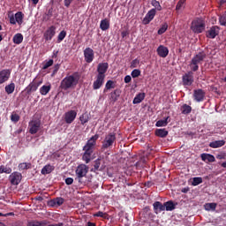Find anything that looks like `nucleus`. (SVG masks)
<instances>
[{"mask_svg": "<svg viewBox=\"0 0 226 226\" xmlns=\"http://www.w3.org/2000/svg\"><path fill=\"white\" fill-rule=\"evenodd\" d=\"M98 139H100V135L98 134L92 136L83 147L82 161L87 164L90 163L92 160H94L93 153H94V147H96V140Z\"/></svg>", "mask_w": 226, "mask_h": 226, "instance_id": "1", "label": "nucleus"}, {"mask_svg": "<svg viewBox=\"0 0 226 226\" xmlns=\"http://www.w3.org/2000/svg\"><path fill=\"white\" fill-rule=\"evenodd\" d=\"M79 72H74L72 75L66 76L60 83V88L63 91H68V89H75L79 80Z\"/></svg>", "mask_w": 226, "mask_h": 226, "instance_id": "2", "label": "nucleus"}, {"mask_svg": "<svg viewBox=\"0 0 226 226\" xmlns=\"http://www.w3.org/2000/svg\"><path fill=\"white\" fill-rule=\"evenodd\" d=\"M88 173L89 166L85 163L78 165L75 170V181H78L79 185H84V183H86V181H84V177H87Z\"/></svg>", "mask_w": 226, "mask_h": 226, "instance_id": "3", "label": "nucleus"}, {"mask_svg": "<svg viewBox=\"0 0 226 226\" xmlns=\"http://www.w3.org/2000/svg\"><path fill=\"white\" fill-rule=\"evenodd\" d=\"M204 59H206V52L200 51L198 54H196L191 60L189 66L192 70V72H198L199 71V64H202L204 62Z\"/></svg>", "mask_w": 226, "mask_h": 226, "instance_id": "4", "label": "nucleus"}, {"mask_svg": "<svg viewBox=\"0 0 226 226\" xmlns=\"http://www.w3.org/2000/svg\"><path fill=\"white\" fill-rule=\"evenodd\" d=\"M191 30L196 34H200L206 31V22L201 19H196L192 21Z\"/></svg>", "mask_w": 226, "mask_h": 226, "instance_id": "5", "label": "nucleus"}, {"mask_svg": "<svg viewBox=\"0 0 226 226\" xmlns=\"http://www.w3.org/2000/svg\"><path fill=\"white\" fill-rule=\"evenodd\" d=\"M114 142H116V132L108 133L102 145V149L105 151V149H110L114 146Z\"/></svg>", "mask_w": 226, "mask_h": 226, "instance_id": "6", "label": "nucleus"}, {"mask_svg": "<svg viewBox=\"0 0 226 226\" xmlns=\"http://www.w3.org/2000/svg\"><path fill=\"white\" fill-rule=\"evenodd\" d=\"M193 82H195V78L193 77V71L191 70L182 76L183 86L190 87L193 85Z\"/></svg>", "mask_w": 226, "mask_h": 226, "instance_id": "7", "label": "nucleus"}, {"mask_svg": "<svg viewBox=\"0 0 226 226\" xmlns=\"http://www.w3.org/2000/svg\"><path fill=\"white\" fill-rule=\"evenodd\" d=\"M9 181L13 186H18L22 181V173L19 171H14L9 176Z\"/></svg>", "mask_w": 226, "mask_h": 226, "instance_id": "8", "label": "nucleus"}, {"mask_svg": "<svg viewBox=\"0 0 226 226\" xmlns=\"http://www.w3.org/2000/svg\"><path fill=\"white\" fill-rule=\"evenodd\" d=\"M220 34V26H213L206 31V36L209 40H215Z\"/></svg>", "mask_w": 226, "mask_h": 226, "instance_id": "9", "label": "nucleus"}, {"mask_svg": "<svg viewBox=\"0 0 226 226\" xmlns=\"http://www.w3.org/2000/svg\"><path fill=\"white\" fill-rule=\"evenodd\" d=\"M40 126H41V122H40V120L30 121L28 124L29 133H31V135H35V133H38Z\"/></svg>", "mask_w": 226, "mask_h": 226, "instance_id": "10", "label": "nucleus"}, {"mask_svg": "<svg viewBox=\"0 0 226 226\" xmlns=\"http://www.w3.org/2000/svg\"><path fill=\"white\" fill-rule=\"evenodd\" d=\"M43 81H37L36 79H34V80L26 88V94H31V93L38 91V87H40Z\"/></svg>", "mask_w": 226, "mask_h": 226, "instance_id": "11", "label": "nucleus"}, {"mask_svg": "<svg viewBox=\"0 0 226 226\" xmlns=\"http://www.w3.org/2000/svg\"><path fill=\"white\" fill-rule=\"evenodd\" d=\"M84 59L86 63L91 64L92 61H94V50L91 48H86L83 51Z\"/></svg>", "mask_w": 226, "mask_h": 226, "instance_id": "12", "label": "nucleus"}, {"mask_svg": "<svg viewBox=\"0 0 226 226\" xmlns=\"http://www.w3.org/2000/svg\"><path fill=\"white\" fill-rule=\"evenodd\" d=\"M64 121L67 124H72L77 117V111L71 109L64 113Z\"/></svg>", "mask_w": 226, "mask_h": 226, "instance_id": "13", "label": "nucleus"}, {"mask_svg": "<svg viewBox=\"0 0 226 226\" xmlns=\"http://www.w3.org/2000/svg\"><path fill=\"white\" fill-rule=\"evenodd\" d=\"M46 41H50L54 36H56V26H51L43 34Z\"/></svg>", "mask_w": 226, "mask_h": 226, "instance_id": "14", "label": "nucleus"}, {"mask_svg": "<svg viewBox=\"0 0 226 226\" xmlns=\"http://www.w3.org/2000/svg\"><path fill=\"white\" fill-rule=\"evenodd\" d=\"M11 75V70L4 69L0 71V85L4 84V82H8L10 80V77Z\"/></svg>", "mask_w": 226, "mask_h": 226, "instance_id": "15", "label": "nucleus"}, {"mask_svg": "<svg viewBox=\"0 0 226 226\" xmlns=\"http://www.w3.org/2000/svg\"><path fill=\"white\" fill-rule=\"evenodd\" d=\"M108 70L109 63H100L97 66V76L105 78V73H107Z\"/></svg>", "mask_w": 226, "mask_h": 226, "instance_id": "16", "label": "nucleus"}, {"mask_svg": "<svg viewBox=\"0 0 226 226\" xmlns=\"http://www.w3.org/2000/svg\"><path fill=\"white\" fill-rule=\"evenodd\" d=\"M63 204H64V199L62 197L55 198L48 202L49 207H59V206H63Z\"/></svg>", "mask_w": 226, "mask_h": 226, "instance_id": "17", "label": "nucleus"}, {"mask_svg": "<svg viewBox=\"0 0 226 226\" xmlns=\"http://www.w3.org/2000/svg\"><path fill=\"white\" fill-rule=\"evenodd\" d=\"M103 84H105V77L97 75L95 80L93 83V89L96 91L100 89Z\"/></svg>", "mask_w": 226, "mask_h": 226, "instance_id": "18", "label": "nucleus"}, {"mask_svg": "<svg viewBox=\"0 0 226 226\" xmlns=\"http://www.w3.org/2000/svg\"><path fill=\"white\" fill-rule=\"evenodd\" d=\"M205 96H206V92H204V90L202 89L194 90L193 97L195 101L199 102H204Z\"/></svg>", "mask_w": 226, "mask_h": 226, "instance_id": "19", "label": "nucleus"}, {"mask_svg": "<svg viewBox=\"0 0 226 226\" xmlns=\"http://www.w3.org/2000/svg\"><path fill=\"white\" fill-rule=\"evenodd\" d=\"M156 15V9H151L148 11V12L146 14L145 18L143 19L144 24H149L153 19H154Z\"/></svg>", "mask_w": 226, "mask_h": 226, "instance_id": "20", "label": "nucleus"}, {"mask_svg": "<svg viewBox=\"0 0 226 226\" xmlns=\"http://www.w3.org/2000/svg\"><path fill=\"white\" fill-rule=\"evenodd\" d=\"M200 158H201L202 162H205V163H213V162H216L215 155H213L211 154H206V153L201 154Z\"/></svg>", "mask_w": 226, "mask_h": 226, "instance_id": "21", "label": "nucleus"}, {"mask_svg": "<svg viewBox=\"0 0 226 226\" xmlns=\"http://www.w3.org/2000/svg\"><path fill=\"white\" fill-rule=\"evenodd\" d=\"M157 54L159 57H167V56H169V48L163 45H160L157 48Z\"/></svg>", "mask_w": 226, "mask_h": 226, "instance_id": "22", "label": "nucleus"}, {"mask_svg": "<svg viewBox=\"0 0 226 226\" xmlns=\"http://www.w3.org/2000/svg\"><path fill=\"white\" fill-rule=\"evenodd\" d=\"M102 165V158H97L94 162V168H92L91 172H98L103 170V167H101Z\"/></svg>", "mask_w": 226, "mask_h": 226, "instance_id": "23", "label": "nucleus"}, {"mask_svg": "<svg viewBox=\"0 0 226 226\" xmlns=\"http://www.w3.org/2000/svg\"><path fill=\"white\" fill-rule=\"evenodd\" d=\"M225 146V140H215L209 143V147H212V149H217L218 147H223Z\"/></svg>", "mask_w": 226, "mask_h": 226, "instance_id": "24", "label": "nucleus"}, {"mask_svg": "<svg viewBox=\"0 0 226 226\" xmlns=\"http://www.w3.org/2000/svg\"><path fill=\"white\" fill-rule=\"evenodd\" d=\"M154 211L156 215L162 213V211H165V205L162 204L160 201H155L154 203Z\"/></svg>", "mask_w": 226, "mask_h": 226, "instance_id": "25", "label": "nucleus"}, {"mask_svg": "<svg viewBox=\"0 0 226 226\" xmlns=\"http://www.w3.org/2000/svg\"><path fill=\"white\" fill-rule=\"evenodd\" d=\"M144 98H146V93L138 94L132 101L133 105H137L139 103H141L142 101L144 100Z\"/></svg>", "mask_w": 226, "mask_h": 226, "instance_id": "26", "label": "nucleus"}, {"mask_svg": "<svg viewBox=\"0 0 226 226\" xmlns=\"http://www.w3.org/2000/svg\"><path fill=\"white\" fill-rule=\"evenodd\" d=\"M53 170H54V166L50 164H47L41 169V173L42 174V176H47V174H50Z\"/></svg>", "mask_w": 226, "mask_h": 226, "instance_id": "27", "label": "nucleus"}, {"mask_svg": "<svg viewBox=\"0 0 226 226\" xmlns=\"http://www.w3.org/2000/svg\"><path fill=\"white\" fill-rule=\"evenodd\" d=\"M169 123H170V117H167L162 120H158L155 124V126H157V128H160L162 126H167Z\"/></svg>", "mask_w": 226, "mask_h": 226, "instance_id": "28", "label": "nucleus"}, {"mask_svg": "<svg viewBox=\"0 0 226 226\" xmlns=\"http://www.w3.org/2000/svg\"><path fill=\"white\" fill-rule=\"evenodd\" d=\"M181 113L185 116H188V114L192 113V106L188 104H183L180 108Z\"/></svg>", "mask_w": 226, "mask_h": 226, "instance_id": "29", "label": "nucleus"}, {"mask_svg": "<svg viewBox=\"0 0 226 226\" xmlns=\"http://www.w3.org/2000/svg\"><path fill=\"white\" fill-rule=\"evenodd\" d=\"M12 41L16 45H20L24 41V35L22 34H16L12 38Z\"/></svg>", "mask_w": 226, "mask_h": 226, "instance_id": "30", "label": "nucleus"}, {"mask_svg": "<svg viewBox=\"0 0 226 226\" xmlns=\"http://www.w3.org/2000/svg\"><path fill=\"white\" fill-rule=\"evenodd\" d=\"M50 89H52V87L50 85H43L41 88H40V93L42 96H47V94H49V93H50Z\"/></svg>", "mask_w": 226, "mask_h": 226, "instance_id": "31", "label": "nucleus"}, {"mask_svg": "<svg viewBox=\"0 0 226 226\" xmlns=\"http://www.w3.org/2000/svg\"><path fill=\"white\" fill-rule=\"evenodd\" d=\"M109 27L110 22L109 21V19H104L101 20L100 28L102 29V31H107V29H109Z\"/></svg>", "mask_w": 226, "mask_h": 226, "instance_id": "32", "label": "nucleus"}, {"mask_svg": "<svg viewBox=\"0 0 226 226\" xmlns=\"http://www.w3.org/2000/svg\"><path fill=\"white\" fill-rule=\"evenodd\" d=\"M15 19H16V22L19 26H22L23 22H24V13H22V11H18L15 14Z\"/></svg>", "mask_w": 226, "mask_h": 226, "instance_id": "33", "label": "nucleus"}, {"mask_svg": "<svg viewBox=\"0 0 226 226\" xmlns=\"http://www.w3.org/2000/svg\"><path fill=\"white\" fill-rule=\"evenodd\" d=\"M155 135L161 137V139H164V137L169 135V131H166L165 129H156Z\"/></svg>", "mask_w": 226, "mask_h": 226, "instance_id": "34", "label": "nucleus"}, {"mask_svg": "<svg viewBox=\"0 0 226 226\" xmlns=\"http://www.w3.org/2000/svg\"><path fill=\"white\" fill-rule=\"evenodd\" d=\"M164 208L166 211H174L176 209V204L172 200L167 201L164 203Z\"/></svg>", "mask_w": 226, "mask_h": 226, "instance_id": "35", "label": "nucleus"}, {"mask_svg": "<svg viewBox=\"0 0 226 226\" xmlns=\"http://www.w3.org/2000/svg\"><path fill=\"white\" fill-rule=\"evenodd\" d=\"M15 91V83L11 82L9 85L5 86V93L7 94H12Z\"/></svg>", "mask_w": 226, "mask_h": 226, "instance_id": "36", "label": "nucleus"}, {"mask_svg": "<svg viewBox=\"0 0 226 226\" xmlns=\"http://www.w3.org/2000/svg\"><path fill=\"white\" fill-rule=\"evenodd\" d=\"M151 4L154 6L152 10H155V11H162V4H160V2L158 0H152Z\"/></svg>", "mask_w": 226, "mask_h": 226, "instance_id": "37", "label": "nucleus"}, {"mask_svg": "<svg viewBox=\"0 0 226 226\" xmlns=\"http://www.w3.org/2000/svg\"><path fill=\"white\" fill-rule=\"evenodd\" d=\"M0 174H11V168L8 165L0 166Z\"/></svg>", "mask_w": 226, "mask_h": 226, "instance_id": "38", "label": "nucleus"}, {"mask_svg": "<svg viewBox=\"0 0 226 226\" xmlns=\"http://www.w3.org/2000/svg\"><path fill=\"white\" fill-rule=\"evenodd\" d=\"M114 87H116V86L114 85V81L113 80H108L105 87L103 89V93H107V91L110 90V89H114Z\"/></svg>", "mask_w": 226, "mask_h": 226, "instance_id": "39", "label": "nucleus"}, {"mask_svg": "<svg viewBox=\"0 0 226 226\" xmlns=\"http://www.w3.org/2000/svg\"><path fill=\"white\" fill-rule=\"evenodd\" d=\"M216 203H207L204 205L206 211H216Z\"/></svg>", "mask_w": 226, "mask_h": 226, "instance_id": "40", "label": "nucleus"}, {"mask_svg": "<svg viewBox=\"0 0 226 226\" xmlns=\"http://www.w3.org/2000/svg\"><path fill=\"white\" fill-rule=\"evenodd\" d=\"M19 170H27L31 169V162H21L19 164Z\"/></svg>", "mask_w": 226, "mask_h": 226, "instance_id": "41", "label": "nucleus"}, {"mask_svg": "<svg viewBox=\"0 0 226 226\" xmlns=\"http://www.w3.org/2000/svg\"><path fill=\"white\" fill-rule=\"evenodd\" d=\"M27 226H47L45 222L32 221L28 222Z\"/></svg>", "mask_w": 226, "mask_h": 226, "instance_id": "42", "label": "nucleus"}, {"mask_svg": "<svg viewBox=\"0 0 226 226\" xmlns=\"http://www.w3.org/2000/svg\"><path fill=\"white\" fill-rule=\"evenodd\" d=\"M169 29V24L163 23L161 27L158 29V34H163Z\"/></svg>", "mask_w": 226, "mask_h": 226, "instance_id": "43", "label": "nucleus"}, {"mask_svg": "<svg viewBox=\"0 0 226 226\" xmlns=\"http://www.w3.org/2000/svg\"><path fill=\"white\" fill-rule=\"evenodd\" d=\"M11 121L12 123H19L20 121V116L15 112L11 113Z\"/></svg>", "mask_w": 226, "mask_h": 226, "instance_id": "44", "label": "nucleus"}, {"mask_svg": "<svg viewBox=\"0 0 226 226\" xmlns=\"http://www.w3.org/2000/svg\"><path fill=\"white\" fill-rule=\"evenodd\" d=\"M202 183V177H196L192 178V186H199V185H201Z\"/></svg>", "mask_w": 226, "mask_h": 226, "instance_id": "45", "label": "nucleus"}, {"mask_svg": "<svg viewBox=\"0 0 226 226\" xmlns=\"http://www.w3.org/2000/svg\"><path fill=\"white\" fill-rule=\"evenodd\" d=\"M64 38H66V31L63 30L59 33L57 36V43H61V41H63Z\"/></svg>", "mask_w": 226, "mask_h": 226, "instance_id": "46", "label": "nucleus"}, {"mask_svg": "<svg viewBox=\"0 0 226 226\" xmlns=\"http://www.w3.org/2000/svg\"><path fill=\"white\" fill-rule=\"evenodd\" d=\"M79 121H80L81 124H86V123L89 122V117H87V115H86V114H82L79 117Z\"/></svg>", "mask_w": 226, "mask_h": 226, "instance_id": "47", "label": "nucleus"}, {"mask_svg": "<svg viewBox=\"0 0 226 226\" xmlns=\"http://www.w3.org/2000/svg\"><path fill=\"white\" fill-rule=\"evenodd\" d=\"M139 64H140V60L139 58H135L131 62L130 68H139Z\"/></svg>", "mask_w": 226, "mask_h": 226, "instance_id": "48", "label": "nucleus"}, {"mask_svg": "<svg viewBox=\"0 0 226 226\" xmlns=\"http://www.w3.org/2000/svg\"><path fill=\"white\" fill-rule=\"evenodd\" d=\"M219 24L221 26H226V11L219 17Z\"/></svg>", "mask_w": 226, "mask_h": 226, "instance_id": "49", "label": "nucleus"}, {"mask_svg": "<svg viewBox=\"0 0 226 226\" xmlns=\"http://www.w3.org/2000/svg\"><path fill=\"white\" fill-rule=\"evenodd\" d=\"M132 79H137V77H140V70L134 69L131 73Z\"/></svg>", "mask_w": 226, "mask_h": 226, "instance_id": "50", "label": "nucleus"}, {"mask_svg": "<svg viewBox=\"0 0 226 226\" xmlns=\"http://www.w3.org/2000/svg\"><path fill=\"white\" fill-rule=\"evenodd\" d=\"M52 64H54V60L53 59H49L48 62H46L43 64L42 70H47V68H50V66H52Z\"/></svg>", "mask_w": 226, "mask_h": 226, "instance_id": "51", "label": "nucleus"}, {"mask_svg": "<svg viewBox=\"0 0 226 226\" xmlns=\"http://www.w3.org/2000/svg\"><path fill=\"white\" fill-rule=\"evenodd\" d=\"M94 216L97 217V218H107V214H105L102 211H99V212L94 214Z\"/></svg>", "mask_w": 226, "mask_h": 226, "instance_id": "52", "label": "nucleus"}, {"mask_svg": "<svg viewBox=\"0 0 226 226\" xmlns=\"http://www.w3.org/2000/svg\"><path fill=\"white\" fill-rule=\"evenodd\" d=\"M185 5V1L184 0H179L178 3L177 4L176 10L179 11L181 8Z\"/></svg>", "mask_w": 226, "mask_h": 226, "instance_id": "53", "label": "nucleus"}, {"mask_svg": "<svg viewBox=\"0 0 226 226\" xmlns=\"http://www.w3.org/2000/svg\"><path fill=\"white\" fill-rule=\"evenodd\" d=\"M52 13H53L52 9H49L44 19L46 20H50V19H52Z\"/></svg>", "mask_w": 226, "mask_h": 226, "instance_id": "54", "label": "nucleus"}, {"mask_svg": "<svg viewBox=\"0 0 226 226\" xmlns=\"http://www.w3.org/2000/svg\"><path fill=\"white\" fill-rule=\"evenodd\" d=\"M10 24H12V26H15L17 24V20L15 19V16L11 15L9 16Z\"/></svg>", "mask_w": 226, "mask_h": 226, "instance_id": "55", "label": "nucleus"}, {"mask_svg": "<svg viewBox=\"0 0 226 226\" xmlns=\"http://www.w3.org/2000/svg\"><path fill=\"white\" fill-rule=\"evenodd\" d=\"M72 3H73V0H64V4L66 8H70Z\"/></svg>", "mask_w": 226, "mask_h": 226, "instance_id": "56", "label": "nucleus"}, {"mask_svg": "<svg viewBox=\"0 0 226 226\" xmlns=\"http://www.w3.org/2000/svg\"><path fill=\"white\" fill-rule=\"evenodd\" d=\"M125 84H130L132 82V76L126 75L124 79Z\"/></svg>", "mask_w": 226, "mask_h": 226, "instance_id": "57", "label": "nucleus"}, {"mask_svg": "<svg viewBox=\"0 0 226 226\" xmlns=\"http://www.w3.org/2000/svg\"><path fill=\"white\" fill-rule=\"evenodd\" d=\"M65 185H73V178L72 177H67L65 179Z\"/></svg>", "mask_w": 226, "mask_h": 226, "instance_id": "58", "label": "nucleus"}, {"mask_svg": "<svg viewBox=\"0 0 226 226\" xmlns=\"http://www.w3.org/2000/svg\"><path fill=\"white\" fill-rule=\"evenodd\" d=\"M182 193H188L190 192V187H185L181 190Z\"/></svg>", "mask_w": 226, "mask_h": 226, "instance_id": "59", "label": "nucleus"}, {"mask_svg": "<svg viewBox=\"0 0 226 226\" xmlns=\"http://www.w3.org/2000/svg\"><path fill=\"white\" fill-rule=\"evenodd\" d=\"M128 34H129L128 31H123V32L121 33L122 38H126V36H128Z\"/></svg>", "mask_w": 226, "mask_h": 226, "instance_id": "60", "label": "nucleus"}, {"mask_svg": "<svg viewBox=\"0 0 226 226\" xmlns=\"http://www.w3.org/2000/svg\"><path fill=\"white\" fill-rule=\"evenodd\" d=\"M152 185H153V182L148 181L145 183V186H147V188H151Z\"/></svg>", "mask_w": 226, "mask_h": 226, "instance_id": "61", "label": "nucleus"}, {"mask_svg": "<svg viewBox=\"0 0 226 226\" xmlns=\"http://www.w3.org/2000/svg\"><path fill=\"white\" fill-rule=\"evenodd\" d=\"M217 160H225V156L223 154H217Z\"/></svg>", "mask_w": 226, "mask_h": 226, "instance_id": "62", "label": "nucleus"}, {"mask_svg": "<svg viewBox=\"0 0 226 226\" xmlns=\"http://www.w3.org/2000/svg\"><path fill=\"white\" fill-rule=\"evenodd\" d=\"M111 94V100L113 101V102H117V95H115V94Z\"/></svg>", "mask_w": 226, "mask_h": 226, "instance_id": "63", "label": "nucleus"}, {"mask_svg": "<svg viewBox=\"0 0 226 226\" xmlns=\"http://www.w3.org/2000/svg\"><path fill=\"white\" fill-rule=\"evenodd\" d=\"M111 94H115V96L119 98V91L117 90H114V92H112Z\"/></svg>", "mask_w": 226, "mask_h": 226, "instance_id": "64", "label": "nucleus"}]
</instances>
